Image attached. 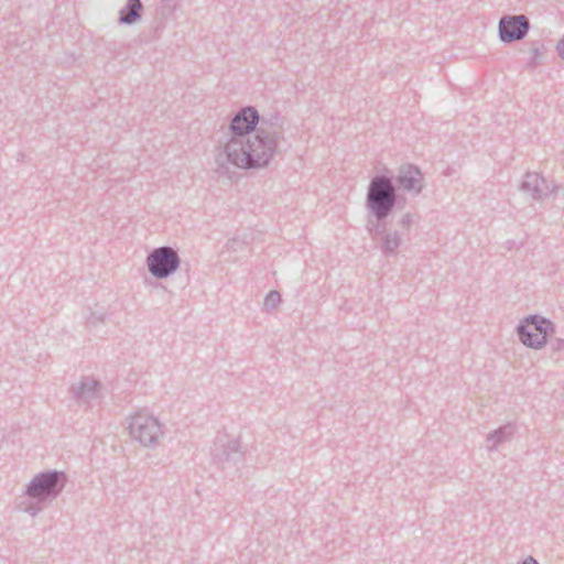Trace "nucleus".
I'll return each instance as SVG.
<instances>
[{"label":"nucleus","instance_id":"f257e3e1","mask_svg":"<svg viewBox=\"0 0 564 564\" xmlns=\"http://www.w3.org/2000/svg\"><path fill=\"white\" fill-rule=\"evenodd\" d=\"M253 145L256 149H252V153H248L242 149H240L241 153H238L240 143L238 141H231L228 145V149L232 163L243 169L267 164L269 158L271 156V149L265 145L263 140L258 138L254 140Z\"/></svg>","mask_w":564,"mask_h":564},{"label":"nucleus","instance_id":"f03ea898","mask_svg":"<svg viewBox=\"0 0 564 564\" xmlns=\"http://www.w3.org/2000/svg\"><path fill=\"white\" fill-rule=\"evenodd\" d=\"M369 203L377 216H386L393 205V192L390 183L378 178L371 183L369 189Z\"/></svg>","mask_w":564,"mask_h":564},{"label":"nucleus","instance_id":"7ed1b4c3","mask_svg":"<svg viewBox=\"0 0 564 564\" xmlns=\"http://www.w3.org/2000/svg\"><path fill=\"white\" fill-rule=\"evenodd\" d=\"M550 329L551 326L547 321L531 317L525 319L520 326L519 335L525 346L538 348L545 343Z\"/></svg>","mask_w":564,"mask_h":564},{"label":"nucleus","instance_id":"20e7f679","mask_svg":"<svg viewBox=\"0 0 564 564\" xmlns=\"http://www.w3.org/2000/svg\"><path fill=\"white\" fill-rule=\"evenodd\" d=\"M148 264L152 274L163 278L176 269L177 256L170 248H161L148 258Z\"/></svg>","mask_w":564,"mask_h":564},{"label":"nucleus","instance_id":"39448f33","mask_svg":"<svg viewBox=\"0 0 564 564\" xmlns=\"http://www.w3.org/2000/svg\"><path fill=\"white\" fill-rule=\"evenodd\" d=\"M131 431L141 443L149 444L156 438L159 426L152 419L138 416L131 423Z\"/></svg>","mask_w":564,"mask_h":564},{"label":"nucleus","instance_id":"423d86ee","mask_svg":"<svg viewBox=\"0 0 564 564\" xmlns=\"http://www.w3.org/2000/svg\"><path fill=\"white\" fill-rule=\"evenodd\" d=\"M528 30L524 17L506 18L500 21V35L503 41L521 39Z\"/></svg>","mask_w":564,"mask_h":564},{"label":"nucleus","instance_id":"0eeeda50","mask_svg":"<svg viewBox=\"0 0 564 564\" xmlns=\"http://www.w3.org/2000/svg\"><path fill=\"white\" fill-rule=\"evenodd\" d=\"M257 121V111L252 108H247L234 118L231 127L236 133L243 134L252 130Z\"/></svg>","mask_w":564,"mask_h":564},{"label":"nucleus","instance_id":"6e6552de","mask_svg":"<svg viewBox=\"0 0 564 564\" xmlns=\"http://www.w3.org/2000/svg\"><path fill=\"white\" fill-rule=\"evenodd\" d=\"M58 477L59 475L56 473L43 474L36 477L29 487V495L32 497H40L50 492V490L57 484Z\"/></svg>","mask_w":564,"mask_h":564},{"label":"nucleus","instance_id":"1a4fd4ad","mask_svg":"<svg viewBox=\"0 0 564 564\" xmlns=\"http://www.w3.org/2000/svg\"><path fill=\"white\" fill-rule=\"evenodd\" d=\"M129 4L131 10L130 13L124 17H121V21L124 23H132L139 15V11L141 9L140 0H130Z\"/></svg>","mask_w":564,"mask_h":564},{"label":"nucleus","instance_id":"9d476101","mask_svg":"<svg viewBox=\"0 0 564 564\" xmlns=\"http://www.w3.org/2000/svg\"><path fill=\"white\" fill-rule=\"evenodd\" d=\"M409 174L411 175L409 182L406 183L404 178H402V182L406 188H414L413 183L419 182L420 173L416 170H409Z\"/></svg>","mask_w":564,"mask_h":564},{"label":"nucleus","instance_id":"9b49d317","mask_svg":"<svg viewBox=\"0 0 564 564\" xmlns=\"http://www.w3.org/2000/svg\"><path fill=\"white\" fill-rule=\"evenodd\" d=\"M280 302V294L276 292H271L265 297L264 304L268 307H274Z\"/></svg>","mask_w":564,"mask_h":564},{"label":"nucleus","instance_id":"f8f14e48","mask_svg":"<svg viewBox=\"0 0 564 564\" xmlns=\"http://www.w3.org/2000/svg\"><path fill=\"white\" fill-rule=\"evenodd\" d=\"M557 51H558V54L564 58V39L558 44Z\"/></svg>","mask_w":564,"mask_h":564},{"label":"nucleus","instance_id":"ddd939ff","mask_svg":"<svg viewBox=\"0 0 564 564\" xmlns=\"http://www.w3.org/2000/svg\"><path fill=\"white\" fill-rule=\"evenodd\" d=\"M522 564H539L532 557H529L522 562Z\"/></svg>","mask_w":564,"mask_h":564}]
</instances>
